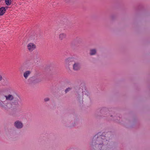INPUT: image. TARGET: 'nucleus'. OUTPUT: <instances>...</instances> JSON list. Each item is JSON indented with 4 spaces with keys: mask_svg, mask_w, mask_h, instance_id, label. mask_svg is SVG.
Here are the masks:
<instances>
[{
    "mask_svg": "<svg viewBox=\"0 0 150 150\" xmlns=\"http://www.w3.org/2000/svg\"><path fill=\"white\" fill-rule=\"evenodd\" d=\"M4 97L6 101H2L0 100V108L3 110H7L10 109L12 107V103L7 101L13 100L14 99V97L13 95L10 94L5 95Z\"/></svg>",
    "mask_w": 150,
    "mask_h": 150,
    "instance_id": "nucleus-1",
    "label": "nucleus"
},
{
    "mask_svg": "<svg viewBox=\"0 0 150 150\" xmlns=\"http://www.w3.org/2000/svg\"><path fill=\"white\" fill-rule=\"evenodd\" d=\"M98 134L96 135L94 137L97 138L96 143L98 145V147L100 148L102 146H103L102 144H101V142L104 143L105 141H107L106 140H105L104 139L105 138V136H101L98 137ZM102 144H103V143H102Z\"/></svg>",
    "mask_w": 150,
    "mask_h": 150,
    "instance_id": "nucleus-2",
    "label": "nucleus"
},
{
    "mask_svg": "<svg viewBox=\"0 0 150 150\" xmlns=\"http://www.w3.org/2000/svg\"><path fill=\"white\" fill-rule=\"evenodd\" d=\"M27 48L29 52H32L36 49V46L34 43L30 42L27 44Z\"/></svg>",
    "mask_w": 150,
    "mask_h": 150,
    "instance_id": "nucleus-3",
    "label": "nucleus"
},
{
    "mask_svg": "<svg viewBox=\"0 0 150 150\" xmlns=\"http://www.w3.org/2000/svg\"><path fill=\"white\" fill-rule=\"evenodd\" d=\"M14 125L18 129H21L23 127V124L19 121H17L15 122L14 123Z\"/></svg>",
    "mask_w": 150,
    "mask_h": 150,
    "instance_id": "nucleus-4",
    "label": "nucleus"
},
{
    "mask_svg": "<svg viewBox=\"0 0 150 150\" xmlns=\"http://www.w3.org/2000/svg\"><path fill=\"white\" fill-rule=\"evenodd\" d=\"M80 65L79 62H75L73 65V69L74 70H78L80 68Z\"/></svg>",
    "mask_w": 150,
    "mask_h": 150,
    "instance_id": "nucleus-5",
    "label": "nucleus"
},
{
    "mask_svg": "<svg viewBox=\"0 0 150 150\" xmlns=\"http://www.w3.org/2000/svg\"><path fill=\"white\" fill-rule=\"evenodd\" d=\"M67 35L65 33H61L59 36V38L61 40H62L65 38L66 37Z\"/></svg>",
    "mask_w": 150,
    "mask_h": 150,
    "instance_id": "nucleus-6",
    "label": "nucleus"
},
{
    "mask_svg": "<svg viewBox=\"0 0 150 150\" xmlns=\"http://www.w3.org/2000/svg\"><path fill=\"white\" fill-rule=\"evenodd\" d=\"M31 73V71H27L23 73V76L26 79Z\"/></svg>",
    "mask_w": 150,
    "mask_h": 150,
    "instance_id": "nucleus-7",
    "label": "nucleus"
},
{
    "mask_svg": "<svg viewBox=\"0 0 150 150\" xmlns=\"http://www.w3.org/2000/svg\"><path fill=\"white\" fill-rule=\"evenodd\" d=\"M6 9L5 8L2 7L0 8V16L3 15L5 13Z\"/></svg>",
    "mask_w": 150,
    "mask_h": 150,
    "instance_id": "nucleus-8",
    "label": "nucleus"
},
{
    "mask_svg": "<svg viewBox=\"0 0 150 150\" xmlns=\"http://www.w3.org/2000/svg\"><path fill=\"white\" fill-rule=\"evenodd\" d=\"M5 1L6 4L8 6L10 5L11 3V0H5Z\"/></svg>",
    "mask_w": 150,
    "mask_h": 150,
    "instance_id": "nucleus-9",
    "label": "nucleus"
},
{
    "mask_svg": "<svg viewBox=\"0 0 150 150\" xmlns=\"http://www.w3.org/2000/svg\"><path fill=\"white\" fill-rule=\"evenodd\" d=\"M96 52V51L95 49H92L91 50L90 54L91 55H93L95 54Z\"/></svg>",
    "mask_w": 150,
    "mask_h": 150,
    "instance_id": "nucleus-10",
    "label": "nucleus"
},
{
    "mask_svg": "<svg viewBox=\"0 0 150 150\" xmlns=\"http://www.w3.org/2000/svg\"><path fill=\"white\" fill-rule=\"evenodd\" d=\"M71 90V88H68L65 90V92L66 93H67L69 91Z\"/></svg>",
    "mask_w": 150,
    "mask_h": 150,
    "instance_id": "nucleus-11",
    "label": "nucleus"
},
{
    "mask_svg": "<svg viewBox=\"0 0 150 150\" xmlns=\"http://www.w3.org/2000/svg\"><path fill=\"white\" fill-rule=\"evenodd\" d=\"M72 59H71V58H69V59H66V62H68V61H72Z\"/></svg>",
    "mask_w": 150,
    "mask_h": 150,
    "instance_id": "nucleus-12",
    "label": "nucleus"
},
{
    "mask_svg": "<svg viewBox=\"0 0 150 150\" xmlns=\"http://www.w3.org/2000/svg\"><path fill=\"white\" fill-rule=\"evenodd\" d=\"M49 99L48 98H46L44 100L46 102L49 100Z\"/></svg>",
    "mask_w": 150,
    "mask_h": 150,
    "instance_id": "nucleus-13",
    "label": "nucleus"
},
{
    "mask_svg": "<svg viewBox=\"0 0 150 150\" xmlns=\"http://www.w3.org/2000/svg\"><path fill=\"white\" fill-rule=\"evenodd\" d=\"M2 77L1 75H0V81L2 80Z\"/></svg>",
    "mask_w": 150,
    "mask_h": 150,
    "instance_id": "nucleus-14",
    "label": "nucleus"
}]
</instances>
